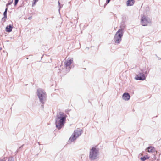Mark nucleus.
Wrapping results in <instances>:
<instances>
[{
    "mask_svg": "<svg viewBox=\"0 0 161 161\" xmlns=\"http://www.w3.org/2000/svg\"><path fill=\"white\" fill-rule=\"evenodd\" d=\"M67 116L64 113L60 112L57 114L55 118L56 127L58 130L61 129L64 126L66 121Z\"/></svg>",
    "mask_w": 161,
    "mask_h": 161,
    "instance_id": "nucleus-1",
    "label": "nucleus"
},
{
    "mask_svg": "<svg viewBox=\"0 0 161 161\" xmlns=\"http://www.w3.org/2000/svg\"><path fill=\"white\" fill-rule=\"evenodd\" d=\"M99 150L96 146L92 147L90 149L89 158L90 160H93L98 158Z\"/></svg>",
    "mask_w": 161,
    "mask_h": 161,
    "instance_id": "nucleus-2",
    "label": "nucleus"
},
{
    "mask_svg": "<svg viewBox=\"0 0 161 161\" xmlns=\"http://www.w3.org/2000/svg\"><path fill=\"white\" fill-rule=\"evenodd\" d=\"M36 94L40 102L42 104H44L45 100L47 97V94L45 91L42 89L39 88L37 90Z\"/></svg>",
    "mask_w": 161,
    "mask_h": 161,
    "instance_id": "nucleus-3",
    "label": "nucleus"
},
{
    "mask_svg": "<svg viewBox=\"0 0 161 161\" xmlns=\"http://www.w3.org/2000/svg\"><path fill=\"white\" fill-rule=\"evenodd\" d=\"M142 72H139L138 74L136 75L134 78V79L136 80H146L147 75H147L149 73V71H144L143 69H141Z\"/></svg>",
    "mask_w": 161,
    "mask_h": 161,
    "instance_id": "nucleus-4",
    "label": "nucleus"
},
{
    "mask_svg": "<svg viewBox=\"0 0 161 161\" xmlns=\"http://www.w3.org/2000/svg\"><path fill=\"white\" fill-rule=\"evenodd\" d=\"M124 31L122 29H119L115 34L114 39L115 43L116 44H119L122 40V38L123 36Z\"/></svg>",
    "mask_w": 161,
    "mask_h": 161,
    "instance_id": "nucleus-5",
    "label": "nucleus"
},
{
    "mask_svg": "<svg viewBox=\"0 0 161 161\" xmlns=\"http://www.w3.org/2000/svg\"><path fill=\"white\" fill-rule=\"evenodd\" d=\"M82 132L83 130L81 129L75 130L73 134L70 137L68 142H72L75 140L81 135Z\"/></svg>",
    "mask_w": 161,
    "mask_h": 161,
    "instance_id": "nucleus-6",
    "label": "nucleus"
},
{
    "mask_svg": "<svg viewBox=\"0 0 161 161\" xmlns=\"http://www.w3.org/2000/svg\"><path fill=\"white\" fill-rule=\"evenodd\" d=\"M73 58H71L69 59L66 60L64 62V66L66 68V71L69 72L70 70L71 67L70 65L73 63Z\"/></svg>",
    "mask_w": 161,
    "mask_h": 161,
    "instance_id": "nucleus-7",
    "label": "nucleus"
},
{
    "mask_svg": "<svg viewBox=\"0 0 161 161\" xmlns=\"http://www.w3.org/2000/svg\"><path fill=\"white\" fill-rule=\"evenodd\" d=\"M150 22V19L146 16L142 17L141 19V23L142 26H146L147 24Z\"/></svg>",
    "mask_w": 161,
    "mask_h": 161,
    "instance_id": "nucleus-8",
    "label": "nucleus"
},
{
    "mask_svg": "<svg viewBox=\"0 0 161 161\" xmlns=\"http://www.w3.org/2000/svg\"><path fill=\"white\" fill-rule=\"evenodd\" d=\"M130 97V96L129 93L125 92L123 93L122 96V98L125 101L129 100Z\"/></svg>",
    "mask_w": 161,
    "mask_h": 161,
    "instance_id": "nucleus-9",
    "label": "nucleus"
},
{
    "mask_svg": "<svg viewBox=\"0 0 161 161\" xmlns=\"http://www.w3.org/2000/svg\"><path fill=\"white\" fill-rule=\"evenodd\" d=\"M13 29V25L9 24L5 28V31L7 32H10L12 31Z\"/></svg>",
    "mask_w": 161,
    "mask_h": 161,
    "instance_id": "nucleus-10",
    "label": "nucleus"
},
{
    "mask_svg": "<svg viewBox=\"0 0 161 161\" xmlns=\"http://www.w3.org/2000/svg\"><path fill=\"white\" fill-rule=\"evenodd\" d=\"M146 150L149 153L153 152L155 151V148L154 147L151 146L147 148Z\"/></svg>",
    "mask_w": 161,
    "mask_h": 161,
    "instance_id": "nucleus-11",
    "label": "nucleus"
},
{
    "mask_svg": "<svg viewBox=\"0 0 161 161\" xmlns=\"http://www.w3.org/2000/svg\"><path fill=\"white\" fill-rule=\"evenodd\" d=\"M135 1L134 0H128L126 2L127 6H132L134 3Z\"/></svg>",
    "mask_w": 161,
    "mask_h": 161,
    "instance_id": "nucleus-12",
    "label": "nucleus"
},
{
    "mask_svg": "<svg viewBox=\"0 0 161 161\" xmlns=\"http://www.w3.org/2000/svg\"><path fill=\"white\" fill-rule=\"evenodd\" d=\"M126 23L125 22L122 21L120 23V27L121 28L120 29H122L123 31L124 29L126 28Z\"/></svg>",
    "mask_w": 161,
    "mask_h": 161,
    "instance_id": "nucleus-13",
    "label": "nucleus"
},
{
    "mask_svg": "<svg viewBox=\"0 0 161 161\" xmlns=\"http://www.w3.org/2000/svg\"><path fill=\"white\" fill-rule=\"evenodd\" d=\"M149 156L146 155L144 156H143L141 157L140 158V159L142 161H144L146 160L149 159Z\"/></svg>",
    "mask_w": 161,
    "mask_h": 161,
    "instance_id": "nucleus-14",
    "label": "nucleus"
},
{
    "mask_svg": "<svg viewBox=\"0 0 161 161\" xmlns=\"http://www.w3.org/2000/svg\"><path fill=\"white\" fill-rule=\"evenodd\" d=\"M7 161H14V158L12 156H11L8 158Z\"/></svg>",
    "mask_w": 161,
    "mask_h": 161,
    "instance_id": "nucleus-15",
    "label": "nucleus"
},
{
    "mask_svg": "<svg viewBox=\"0 0 161 161\" xmlns=\"http://www.w3.org/2000/svg\"><path fill=\"white\" fill-rule=\"evenodd\" d=\"M126 17L125 15H123L122 16V21L126 22Z\"/></svg>",
    "mask_w": 161,
    "mask_h": 161,
    "instance_id": "nucleus-16",
    "label": "nucleus"
},
{
    "mask_svg": "<svg viewBox=\"0 0 161 161\" xmlns=\"http://www.w3.org/2000/svg\"><path fill=\"white\" fill-rule=\"evenodd\" d=\"M58 6L59 7V8L58 9V11H59V12H60V9L61 8H62V7L63 6V5L61 4L60 3L59 1H58Z\"/></svg>",
    "mask_w": 161,
    "mask_h": 161,
    "instance_id": "nucleus-17",
    "label": "nucleus"
},
{
    "mask_svg": "<svg viewBox=\"0 0 161 161\" xmlns=\"http://www.w3.org/2000/svg\"><path fill=\"white\" fill-rule=\"evenodd\" d=\"M13 0H12L11 1H9L8 2V3L6 4V7H8V6L11 5L13 2Z\"/></svg>",
    "mask_w": 161,
    "mask_h": 161,
    "instance_id": "nucleus-18",
    "label": "nucleus"
},
{
    "mask_svg": "<svg viewBox=\"0 0 161 161\" xmlns=\"http://www.w3.org/2000/svg\"><path fill=\"white\" fill-rule=\"evenodd\" d=\"M7 18L6 17H4V16H3L2 18V20L3 21V22H5L6 21Z\"/></svg>",
    "mask_w": 161,
    "mask_h": 161,
    "instance_id": "nucleus-19",
    "label": "nucleus"
},
{
    "mask_svg": "<svg viewBox=\"0 0 161 161\" xmlns=\"http://www.w3.org/2000/svg\"><path fill=\"white\" fill-rule=\"evenodd\" d=\"M39 0H33V2L32 3V6H34L36 3Z\"/></svg>",
    "mask_w": 161,
    "mask_h": 161,
    "instance_id": "nucleus-20",
    "label": "nucleus"
},
{
    "mask_svg": "<svg viewBox=\"0 0 161 161\" xmlns=\"http://www.w3.org/2000/svg\"><path fill=\"white\" fill-rule=\"evenodd\" d=\"M110 0H106V3H105V4L104 5V7H105V6L108 3L110 2Z\"/></svg>",
    "mask_w": 161,
    "mask_h": 161,
    "instance_id": "nucleus-21",
    "label": "nucleus"
},
{
    "mask_svg": "<svg viewBox=\"0 0 161 161\" xmlns=\"http://www.w3.org/2000/svg\"><path fill=\"white\" fill-rule=\"evenodd\" d=\"M19 0H15L14 1V6H16L18 2H19Z\"/></svg>",
    "mask_w": 161,
    "mask_h": 161,
    "instance_id": "nucleus-22",
    "label": "nucleus"
},
{
    "mask_svg": "<svg viewBox=\"0 0 161 161\" xmlns=\"http://www.w3.org/2000/svg\"><path fill=\"white\" fill-rule=\"evenodd\" d=\"M7 12L5 11L3 12V16H4V17H7Z\"/></svg>",
    "mask_w": 161,
    "mask_h": 161,
    "instance_id": "nucleus-23",
    "label": "nucleus"
},
{
    "mask_svg": "<svg viewBox=\"0 0 161 161\" xmlns=\"http://www.w3.org/2000/svg\"><path fill=\"white\" fill-rule=\"evenodd\" d=\"M24 144L22 145V146H21L18 149H17V150H18V152L19 151V150L20 149H21V148H22L23 146H24Z\"/></svg>",
    "mask_w": 161,
    "mask_h": 161,
    "instance_id": "nucleus-24",
    "label": "nucleus"
},
{
    "mask_svg": "<svg viewBox=\"0 0 161 161\" xmlns=\"http://www.w3.org/2000/svg\"><path fill=\"white\" fill-rule=\"evenodd\" d=\"M70 110H65V113L67 114H68V113L69 112H70Z\"/></svg>",
    "mask_w": 161,
    "mask_h": 161,
    "instance_id": "nucleus-25",
    "label": "nucleus"
},
{
    "mask_svg": "<svg viewBox=\"0 0 161 161\" xmlns=\"http://www.w3.org/2000/svg\"><path fill=\"white\" fill-rule=\"evenodd\" d=\"M6 160V158H4L3 159H0V161H5Z\"/></svg>",
    "mask_w": 161,
    "mask_h": 161,
    "instance_id": "nucleus-26",
    "label": "nucleus"
},
{
    "mask_svg": "<svg viewBox=\"0 0 161 161\" xmlns=\"http://www.w3.org/2000/svg\"><path fill=\"white\" fill-rule=\"evenodd\" d=\"M155 56H156V57L158 58V60H161V58H160L159 57H158L157 56V54H156L155 55Z\"/></svg>",
    "mask_w": 161,
    "mask_h": 161,
    "instance_id": "nucleus-27",
    "label": "nucleus"
},
{
    "mask_svg": "<svg viewBox=\"0 0 161 161\" xmlns=\"http://www.w3.org/2000/svg\"><path fill=\"white\" fill-rule=\"evenodd\" d=\"M8 9V7H6V8L5 9V11L7 12Z\"/></svg>",
    "mask_w": 161,
    "mask_h": 161,
    "instance_id": "nucleus-28",
    "label": "nucleus"
},
{
    "mask_svg": "<svg viewBox=\"0 0 161 161\" xmlns=\"http://www.w3.org/2000/svg\"><path fill=\"white\" fill-rule=\"evenodd\" d=\"M32 19V16H31L29 17H28V19H29V20H31V19Z\"/></svg>",
    "mask_w": 161,
    "mask_h": 161,
    "instance_id": "nucleus-29",
    "label": "nucleus"
},
{
    "mask_svg": "<svg viewBox=\"0 0 161 161\" xmlns=\"http://www.w3.org/2000/svg\"><path fill=\"white\" fill-rule=\"evenodd\" d=\"M18 152V150H17L15 152V154H16Z\"/></svg>",
    "mask_w": 161,
    "mask_h": 161,
    "instance_id": "nucleus-30",
    "label": "nucleus"
},
{
    "mask_svg": "<svg viewBox=\"0 0 161 161\" xmlns=\"http://www.w3.org/2000/svg\"><path fill=\"white\" fill-rule=\"evenodd\" d=\"M58 70H59V71H58V73H60V69H59Z\"/></svg>",
    "mask_w": 161,
    "mask_h": 161,
    "instance_id": "nucleus-31",
    "label": "nucleus"
},
{
    "mask_svg": "<svg viewBox=\"0 0 161 161\" xmlns=\"http://www.w3.org/2000/svg\"><path fill=\"white\" fill-rule=\"evenodd\" d=\"M2 50V48L0 47V51Z\"/></svg>",
    "mask_w": 161,
    "mask_h": 161,
    "instance_id": "nucleus-32",
    "label": "nucleus"
}]
</instances>
